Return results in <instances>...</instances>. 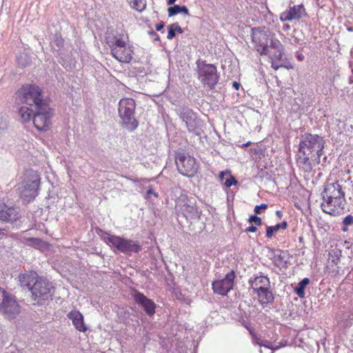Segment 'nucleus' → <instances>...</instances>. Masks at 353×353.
Returning <instances> with one entry per match:
<instances>
[{
	"instance_id": "40",
	"label": "nucleus",
	"mask_w": 353,
	"mask_h": 353,
	"mask_svg": "<svg viewBox=\"0 0 353 353\" xmlns=\"http://www.w3.org/2000/svg\"><path fill=\"white\" fill-rule=\"evenodd\" d=\"M225 185L226 187L228 188H230L231 187L233 184H235L236 183V181L234 179V177L232 176H230V179H227L225 181Z\"/></svg>"
},
{
	"instance_id": "1",
	"label": "nucleus",
	"mask_w": 353,
	"mask_h": 353,
	"mask_svg": "<svg viewBox=\"0 0 353 353\" xmlns=\"http://www.w3.org/2000/svg\"><path fill=\"white\" fill-rule=\"evenodd\" d=\"M321 195L323 199L321 208L324 212L336 216L344 208L345 193L339 183H327Z\"/></svg>"
},
{
	"instance_id": "48",
	"label": "nucleus",
	"mask_w": 353,
	"mask_h": 353,
	"mask_svg": "<svg viewBox=\"0 0 353 353\" xmlns=\"http://www.w3.org/2000/svg\"><path fill=\"white\" fill-rule=\"evenodd\" d=\"M175 1H176V0H168V3L169 5H172V4H174Z\"/></svg>"
},
{
	"instance_id": "41",
	"label": "nucleus",
	"mask_w": 353,
	"mask_h": 353,
	"mask_svg": "<svg viewBox=\"0 0 353 353\" xmlns=\"http://www.w3.org/2000/svg\"><path fill=\"white\" fill-rule=\"evenodd\" d=\"M257 228L254 225L249 226L245 229V232H255Z\"/></svg>"
},
{
	"instance_id": "28",
	"label": "nucleus",
	"mask_w": 353,
	"mask_h": 353,
	"mask_svg": "<svg viewBox=\"0 0 353 353\" xmlns=\"http://www.w3.org/2000/svg\"><path fill=\"white\" fill-rule=\"evenodd\" d=\"M274 263L277 266L283 265L287 263L288 252L286 251L278 250L274 254Z\"/></svg>"
},
{
	"instance_id": "3",
	"label": "nucleus",
	"mask_w": 353,
	"mask_h": 353,
	"mask_svg": "<svg viewBox=\"0 0 353 353\" xmlns=\"http://www.w3.org/2000/svg\"><path fill=\"white\" fill-rule=\"evenodd\" d=\"M325 141L317 134H306L301 137L299 152L301 155H311L315 161L320 159L324 148Z\"/></svg>"
},
{
	"instance_id": "44",
	"label": "nucleus",
	"mask_w": 353,
	"mask_h": 353,
	"mask_svg": "<svg viewBox=\"0 0 353 353\" xmlns=\"http://www.w3.org/2000/svg\"><path fill=\"white\" fill-rule=\"evenodd\" d=\"M164 27V23H157L156 29L159 31L162 30Z\"/></svg>"
},
{
	"instance_id": "22",
	"label": "nucleus",
	"mask_w": 353,
	"mask_h": 353,
	"mask_svg": "<svg viewBox=\"0 0 353 353\" xmlns=\"http://www.w3.org/2000/svg\"><path fill=\"white\" fill-rule=\"evenodd\" d=\"M270 52L267 55L269 56L272 61H281L283 59V47L281 42L277 39L276 41H272L270 44Z\"/></svg>"
},
{
	"instance_id": "49",
	"label": "nucleus",
	"mask_w": 353,
	"mask_h": 353,
	"mask_svg": "<svg viewBox=\"0 0 353 353\" xmlns=\"http://www.w3.org/2000/svg\"><path fill=\"white\" fill-rule=\"evenodd\" d=\"M225 175V173L223 172H220V174H219V177L221 179H223V176Z\"/></svg>"
},
{
	"instance_id": "26",
	"label": "nucleus",
	"mask_w": 353,
	"mask_h": 353,
	"mask_svg": "<svg viewBox=\"0 0 353 353\" xmlns=\"http://www.w3.org/2000/svg\"><path fill=\"white\" fill-rule=\"evenodd\" d=\"M261 304H267L274 301V296L270 288H263L255 292Z\"/></svg>"
},
{
	"instance_id": "47",
	"label": "nucleus",
	"mask_w": 353,
	"mask_h": 353,
	"mask_svg": "<svg viewBox=\"0 0 353 353\" xmlns=\"http://www.w3.org/2000/svg\"><path fill=\"white\" fill-rule=\"evenodd\" d=\"M5 230L4 229H1L0 228V236H4V237H7V235L4 232Z\"/></svg>"
},
{
	"instance_id": "6",
	"label": "nucleus",
	"mask_w": 353,
	"mask_h": 353,
	"mask_svg": "<svg viewBox=\"0 0 353 353\" xmlns=\"http://www.w3.org/2000/svg\"><path fill=\"white\" fill-rule=\"evenodd\" d=\"M135 101L131 98L122 99L119 103V114L125 125V128L130 131L135 130L138 126V121L134 119Z\"/></svg>"
},
{
	"instance_id": "12",
	"label": "nucleus",
	"mask_w": 353,
	"mask_h": 353,
	"mask_svg": "<svg viewBox=\"0 0 353 353\" xmlns=\"http://www.w3.org/2000/svg\"><path fill=\"white\" fill-rule=\"evenodd\" d=\"M199 79L204 87L214 89L219 81L216 68L212 64H204L199 68Z\"/></svg>"
},
{
	"instance_id": "11",
	"label": "nucleus",
	"mask_w": 353,
	"mask_h": 353,
	"mask_svg": "<svg viewBox=\"0 0 353 353\" xmlns=\"http://www.w3.org/2000/svg\"><path fill=\"white\" fill-rule=\"evenodd\" d=\"M175 210L181 213L186 219H199L200 217L198 208L188 200L185 195H181L176 200Z\"/></svg>"
},
{
	"instance_id": "46",
	"label": "nucleus",
	"mask_w": 353,
	"mask_h": 353,
	"mask_svg": "<svg viewBox=\"0 0 353 353\" xmlns=\"http://www.w3.org/2000/svg\"><path fill=\"white\" fill-rule=\"evenodd\" d=\"M290 28V26L288 23H285L283 26V30L286 31Z\"/></svg>"
},
{
	"instance_id": "45",
	"label": "nucleus",
	"mask_w": 353,
	"mask_h": 353,
	"mask_svg": "<svg viewBox=\"0 0 353 353\" xmlns=\"http://www.w3.org/2000/svg\"><path fill=\"white\" fill-rule=\"evenodd\" d=\"M232 85H233V87H234L236 90H239V88H240L241 84H240L239 83L236 82V81H234V82L232 83Z\"/></svg>"
},
{
	"instance_id": "29",
	"label": "nucleus",
	"mask_w": 353,
	"mask_h": 353,
	"mask_svg": "<svg viewBox=\"0 0 353 353\" xmlns=\"http://www.w3.org/2000/svg\"><path fill=\"white\" fill-rule=\"evenodd\" d=\"M309 283L310 279L308 278H304L295 288L294 291L300 298H303L305 296V288Z\"/></svg>"
},
{
	"instance_id": "2",
	"label": "nucleus",
	"mask_w": 353,
	"mask_h": 353,
	"mask_svg": "<svg viewBox=\"0 0 353 353\" xmlns=\"http://www.w3.org/2000/svg\"><path fill=\"white\" fill-rule=\"evenodd\" d=\"M19 114L23 122L32 120L34 127L39 131H47L52 125V112L51 108L46 103L41 105L38 109H30L22 106Z\"/></svg>"
},
{
	"instance_id": "27",
	"label": "nucleus",
	"mask_w": 353,
	"mask_h": 353,
	"mask_svg": "<svg viewBox=\"0 0 353 353\" xmlns=\"http://www.w3.org/2000/svg\"><path fill=\"white\" fill-rule=\"evenodd\" d=\"M288 227V223L286 221H283L281 223L276 224L274 226H268L266 228V236L268 238H272L274 232H278L279 230H285Z\"/></svg>"
},
{
	"instance_id": "24",
	"label": "nucleus",
	"mask_w": 353,
	"mask_h": 353,
	"mask_svg": "<svg viewBox=\"0 0 353 353\" xmlns=\"http://www.w3.org/2000/svg\"><path fill=\"white\" fill-rule=\"evenodd\" d=\"M37 274L34 272H28L19 276V281L21 286L27 287L30 291V288L35 281L38 279Z\"/></svg>"
},
{
	"instance_id": "7",
	"label": "nucleus",
	"mask_w": 353,
	"mask_h": 353,
	"mask_svg": "<svg viewBox=\"0 0 353 353\" xmlns=\"http://www.w3.org/2000/svg\"><path fill=\"white\" fill-rule=\"evenodd\" d=\"M251 31L252 41L255 43L256 50L261 55L270 53L271 41L277 39L272 37L265 27L252 28Z\"/></svg>"
},
{
	"instance_id": "14",
	"label": "nucleus",
	"mask_w": 353,
	"mask_h": 353,
	"mask_svg": "<svg viewBox=\"0 0 353 353\" xmlns=\"http://www.w3.org/2000/svg\"><path fill=\"white\" fill-rule=\"evenodd\" d=\"M234 278L235 273L232 270L224 279L214 281L212 285L214 292L222 296L226 295L233 288Z\"/></svg>"
},
{
	"instance_id": "10",
	"label": "nucleus",
	"mask_w": 353,
	"mask_h": 353,
	"mask_svg": "<svg viewBox=\"0 0 353 353\" xmlns=\"http://www.w3.org/2000/svg\"><path fill=\"white\" fill-rule=\"evenodd\" d=\"M104 239L107 243L112 244L118 250L123 253L138 252L141 250V246L138 243L132 240L125 239L110 234H108Z\"/></svg>"
},
{
	"instance_id": "37",
	"label": "nucleus",
	"mask_w": 353,
	"mask_h": 353,
	"mask_svg": "<svg viewBox=\"0 0 353 353\" xmlns=\"http://www.w3.org/2000/svg\"><path fill=\"white\" fill-rule=\"evenodd\" d=\"M267 208H268V205L267 204L262 203V204H261L259 205H256L255 208H254V212L256 214H259L261 213L262 210H265Z\"/></svg>"
},
{
	"instance_id": "52",
	"label": "nucleus",
	"mask_w": 353,
	"mask_h": 353,
	"mask_svg": "<svg viewBox=\"0 0 353 353\" xmlns=\"http://www.w3.org/2000/svg\"><path fill=\"white\" fill-rule=\"evenodd\" d=\"M21 57H20V58H19V59H18V60H19V63L20 64H21L23 66H26V63H21V62H20V59H21Z\"/></svg>"
},
{
	"instance_id": "38",
	"label": "nucleus",
	"mask_w": 353,
	"mask_h": 353,
	"mask_svg": "<svg viewBox=\"0 0 353 353\" xmlns=\"http://www.w3.org/2000/svg\"><path fill=\"white\" fill-rule=\"evenodd\" d=\"M8 128V123L6 119H0V134L5 131Z\"/></svg>"
},
{
	"instance_id": "50",
	"label": "nucleus",
	"mask_w": 353,
	"mask_h": 353,
	"mask_svg": "<svg viewBox=\"0 0 353 353\" xmlns=\"http://www.w3.org/2000/svg\"><path fill=\"white\" fill-rule=\"evenodd\" d=\"M276 215L279 217V218H281L282 216V212L281 211H276Z\"/></svg>"
},
{
	"instance_id": "16",
	"label": "nucleus",
	"mask_w": 353,
	"mask_h": 353,
	"mask_svg": "<svg viewBox=\"0 0 353 353\" xmlns=\"http://www.w3.org/2000/svg\"><path fill=\"white\" fill-rule=\"evenodd\" d=\"M19 219V214L17 208L0 201V221L13 223Z\"/></svg>"
},
{
	"instance_id": "35",
	"label": "nucleus",
	"mask_w": 353,
	"mask_h": 353,
	"mask_svg": "<svg viewBox=\"0 0 353 353\" xmlns=\"http://www.w3.org/2000/svg\"><path fill=\"white\" fill-rule=\"evenodd\" d=\"M8 294H9L8 292L0 288V308H2V304H3L5 299Z\"/></svg>"
},
{
	"instance_id": "33",
	"label": "nucleus",
	"mask_w": 353,
	"mask_h": 353,
	"mask_svg": "<svg viewBox=\"0 0 353 353\" xmlns=\"http://www.w3.org/2000/svg\"><path fill=\"white\" fill-rule=\"evenodd\" d=\"M250 223H254L256 225H260L262 223V220L256 215H251L248 219Z\"/></svg>"
},
{
	"instance_id": "15",
	"label": "nucleus",
	"mask_w": 353,
	"mask_h": 353,
	"mask_svg": "<svg viewBox=\"0 0 353 353\" xmlns=\"http://www.w3.org/2000/svg\"><path fill=\"white\" fill-rule=\"evenodd\" d=\"M128 36L123 26L117 25L108 27L105 32V41L108 46L117 43V41H128Z\"/></svg>"
},
{
	"instance_id": "13",
	"label": "nucleus",
	"mask_w": 353,
	"mask_h": 353,
	"mask_svg": "<svg viewBox=\"0 0 353 353\" xmlns=\"http://www.w3.org/2000/svg\"><path fill=\"white\" fill-rule=\"evenodd\" d=\"M114 58L122 63H129L132 59V50L127 46V41H117L114 44L109 46Z\"/></svg>"
},
{
	"instance_id": "39",
	"label": "nucleus",
	"mask_w": 353,
	"mask_h": 353,
	"mask_svg": "<svg viewBox=\"0 0 353 353\" xmlns=\"http://www.w3.org/2000/svg\"><path fill=\"white\" fill-rule=\"evenodd\" d=\"M343 223L345 225H350L353 224V216L347 215L343 221Z\"/></svg>"
},
{
	"instance_id": "43",
	"label": "nucleus",
	"mask_w": 353,
	"mask_h": 353,
	"mask_svg": "<svg viewBox=\"0 0 353 353\" xmlns=\"http://www.w3.org/2000/svg\"><path fill=\"white\" fill-rule=\"evenodd\" d=\"M174 29H175V31L176 32H178V33H182L183 32V30L182 28L178 26V23H174Z\"/></svg>"
},
{
	"instance_id": "5",
	"label": "nucleus",
	"mask_w": 353,
	"mask_h": 353,
	"mask_svg": "<svg viewBox=\"0 0 353 353\" xmlns=\"http://www.w3.org/2000/svg\"><path fill=\"white\" fill-rule=\"evenodd\" d=\"M19 101L26 104L30 109H38L41 105L46 104L43 99L39 88L35 85H26L17 93Z\"/></svg>"
},
{
	"instance_id": "34",
	"label": "nucleus",
	"mask_w": 353,
	"mask_h": 353,
	"mask_svg": "<svg viewBox=\"0 0 353 353\" xmlns=\"http://www.w3.org/2000/svg\"><path fill=\"white\" fill-rule=\"evenodd\" d=\"M53 43L60 48L63 44V39L61 36L55 35L53 39Z\"/></svg>"
},
{
	"instance_id": "42",
	"label": "nucleus",
	"mask_w": 353,
	"mask_h": 353,
	"mask_svg": "<svg viewBox=\"0 0 353 353\" xmlns=\"http://www.w3.org/2000/svg\"><path fill=\"white\" fill-rule=\"evenodd\" d=\"M281 66V65H278L276 63V61H272V67L274 69V70H278L280 67Z\"/></svg>"
},
{
	"instance_id": "18",
	"label": "nucleus",
	"mask_w": 353,
	"mask_h": 353,
	"mask_svg": "<svg viewBox=\"0 0 353 353\" xmlns=\"http://www.w3.org/2000/svg\"><path fill=\"white\" fill-rule=\"evenodd\" d=\"M180 117L185 123L190 132H196L199 121L196 119V114L188 108H184L180 113Z\"/></svg>"
},
{
	"instance_id": "51",
	"label": "nucleus",
	"mask_w": 353,
	"mask_h": 353,
	"mask_svg": "<svg viewBox=\"0 0 353 353\" xmlns=\"http://www.w3.org/2000/svg\"><path fill=\"white\" fill-rule=\"evenodd\" d=\"M297 57H298V59H299V60H301V61H302V60L303 59V55H302V54H299V55L297 56Z\"/></svg>"
},
{
	"instance_id": "20",
	"label": "nucleus",
	"mask_w": 353,
	"mask_h": 353,
	"mask_svg": "<svg viewBox=\"0 0 353 353\" xmlns=\"http://www.w3.org/2000/svg\"><path fill=\"white\" fill-rule=\"evenodd\" d=\"M306 14L303 5H298L291 7L288 10L281 14V21L299 20Z\"/></svg>"
},
{
	"instance_id": "17",
	"label": "nucleus",
	"mask_w": 353,
	"mask_h": 353,
	"mask_svg": "<svg viewBox=\"0 0 353 353\" xmlns=\"http://www.w3.org/2000/svg\"><path fill=\"white\" fill-rule=\"evenodd\" d=\"M132 297L135 302L140 305L149 316H152L155 313L156 304L151 299L147 298L143 293L139 291H134L132 293Z\"/></svg>"
},
{
	"instance_id": "25",
	"label": "nucleus",
	"mask_w": 353,
	"mask_h": 353,
	"mask_svg": "<svg viewBox=\"0 0 353 353\" xmlns=\"http://www.w3.org/2000/svg\"><path fill=\"white\" fill-rule=\"evenodd\" d=\"M252 290L256 292L263 288H270V281L268 277L265 276H256L254 280L250 281Z\"/></svg>"
},
{
	"instance_id": "21",
	"label": "nucleus",
	"mask_w": 353,
	"mask_h": 353,
	"mask_svg": "<svg viewBox=\"0 0 353 353\" xmlns=\"http://www.w3.org/2000/svg\"><path fill=\"white\" fill-rule=\"evenodd\" d=\"M67 316L78 331L85 332L88 330V327L84 323L83 316L79 310L74 309Z\"/></svg>"
},
{
	"instance_id": "23",
	"label": "nucleus",
	"mask_w": 353,
	"mask_h": 353,
	"mask_svg": "<svg viewBox=\"0 0 353 353\" xmlns=\"http://www.w3.org/2000/svg\"><path fill=\"white\" fill-rule=\"evenodd\" d=\"M314 158V157L311 155H301V154L299 152L298 163L299 164V166L301 167L305 171L310 172L314 166L318 165L320 163V159H317V161H315L313 160Z\"/></svg>"
},
{
	"instance_id": "19",
	"label": "nucleus",
	"mask_w": 353,
	"mask_h": 353,
	"mask_svg": "<svg viewBox=\"0 0 353 353\" xmlns=\"http://www.w3.org/2000/svg\"><path fill=\"white\" fill-rule=\"evenodd\" d=\"M0 312L12 318L19 313V305L14 298L10 294L6 298L3 304H2V308H0Z\"/></svg>"
},
{
	"instance_id": "9",
	"label": "nucleus",
	"mask_w": 353,
	"mask_h": 353,
	"mask_svg": "<svg viewBox=\"0 0 353 353\" xmlns=\"http://www.w3.org/2000/svg\"><path fill=\"white\" fill-rule=\"evenodd\" d=\"M175 162L180 174L192 177L198 171V164L196 159L189 154L179 152L176 154Z\"/></svg>"
},
{
	"instance_id": "36",
	"label": "nucleus",
	"mask_w": 353,
	"mask_h": 353,
	"mask_svg": "<svg viewBox=\"0 0 353 353\" xmlns=\"http://www.w3.org/2000/svg\"><path fill=\"white\" fill-rule=\"evenodd\" d=\"M175 34H176V31L174 29V23H173L172 25L169 26L167 38L168 39H172L174 37Z\"/></svg>"
},
{
	"instance_id": "30",
	"label": "nucleus",
	"mask_w": 353,
	"mask_h": 353,
	"mask_svg": "<svg viewBox=\"0 0 353 353\" xmlns=\"http://www.w3.org/2000/svg\"><path fill=\"white\" fill-rule=\"evenodd\" d=\"M184 13L188 14V10L186 6H180L179 5H174L172 7L168 8L169 16H174L179 13Z\"/></svg>"
},
{
	"instance_id": "31",
	"label": "nucleus",
	"mask_w": 353,
	"mask_h": 353,
	"mask_svg": "<svg viewBox=\"0 0 353 353\" xmlns=\"http://www.w3.org/2000/svg\"><path fill=\"white\" fill-rule=\"evenodd\" d=\"M130 4L134 10L141 12L146 8V0H128Z\"/></svg>"
},
{
	"instance_id": "32",
	"label": "nucleus",
	"mask_w": 353,
	"mask_h": 353,
	"mask_svg": "<svg viewBox=\"0 0 353 353\" xmlns=\"http://www.w3.org/2000/svg\"><path fill=\"white\" fill-rule=\"evenodd\" d=\"M257 343L260 346H261V347H265L269 348V349H270L272 350H275L279 349V346L278 345L274 346L272 345V342H270L269 341H267V340L259 339L257 341Z\"/></svg>"
},
{
	"instance_id": "8",
	"label": "nucleus",
	"mask_w": 353,
	"mask_h": 353,
	"mask_svg": "<svg viewBox=\"0 0 353 353\" xmlns=\"http://www.w3.org/2000/svg\"><path fill=\"white\" fill-rule=\"evenodd\" d=\"M32 299L39 304L48 300L53 294L54 288L52 283L46 279L39 278L30 288Z\"/></svg>"
},
{
	"instance_id": "4",
	"label": "nucleus",
	"mask_w": 353,
	"mask_h": 353,
	"mask_svg": "<svg viewBox=\"0 0 353 353\" xmlns=\"http://www.w3.org/2000/svg\"><path fill=\"white\" fill-rule=\"evenodd\" d=\"M40 179L37 172L26 171L23 181L18 187L20 197L27 202L34 200L39 194Z\"/></svg>"
}]
</instances>
